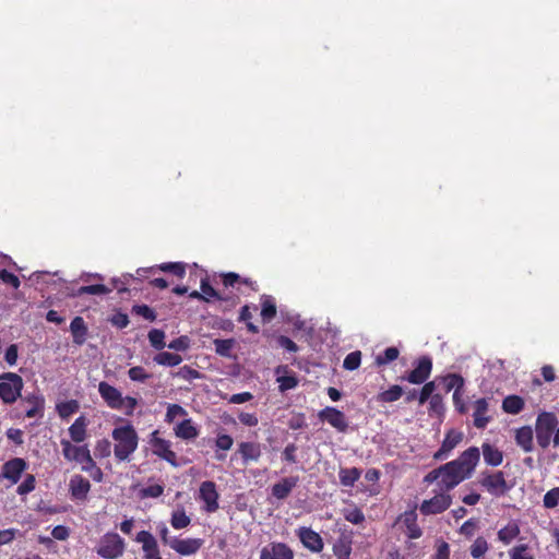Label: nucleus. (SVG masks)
Listing matches in <instances>:
<instances>
[{"instance_id": "nucleus-1", "label": "nucleus", "mask_w": 559, "mask_h": 559, "mask_svg": "<svg viewBox=\"0 0 559 559\" xmlns=\"http://www.w3.org/2000/svg\"><path fill=\"white\" fill-rule=\"evenodd\" d=\"M479 459V449L477 447H469L463 451L457 459L429 472L424 477V481L431 484L441 478L442 489L450 491L460 483L472 476Z\"/></svg>"}, {"instance_id": "nucleus-2", "label": "nucleus", "mask_w": 559, "mask_h": 559, "mask_svg": "<svg viewBox=\"0 0 559 559\" xmlns=\"http://www.w3.org/2000/svg\"><path fill=\"white\" fill-rule=\"evenodd\" d=\"M114 440V454L119 462H129L139 445V436L134 426L127 423L124 426L115 427L111 431Z\"/></svg>"}, {"instance_id": "nucleus-3", "label": "nucleus", "mask_w": 559, "mask_h": 559, "mask_svg": "<svg viewBox=\"0 0 559 559\" xmlns=\"http://www.w3.org/2000/svg\"><path fill=\"white\" fill-rule=\"evenodd\" d=\"M559 421L555 413L540 412L535 421V433L538 445L546 450L552 442L555 430Z\"/></svg>"}, {"instance_id": "nucleus-4", "label": "nucleus", "mask_w": 559, "mask_h": 559, "mask_svg": "<svg viewBox=\"0 0 559 559\" xmlns=\"http://www.w3.org/2000/svg\"><path fill=\"white\" fill-rule=\"evenodd\" d=\"M24 382L21 376L14 372L0 374V400L4 404H13L21 397Z\"/></svg>"}, {"instance_id": "nucleus-5", "label": "nucleus", "mask_w": 559, "mask_h": 559, "mask_svg": "<svg viewBox=\"0 0 559 559\" xmlns=\"http://www.w3.org/2000/svg\"><path fill=\"white\" fill-rule=\"evenodd\" d=\"M61 447L64 459L81 464L82 471H88L94 466V460L86 444L73 445L69 440L62 439Z\"/></svg>"}, {"instance_id": "nucleus-6", "label": "nucleus", "mask_w": 559, "mask_h": 559, "mask_svg": "<svg viewBox=\"0 0 559 559\" xmlns=\"http://www.w3.org/2000/svg\"><path fill=\"white\" fill-rule=\"evenodd\" d=\"M126 543L117 533H106L99 540L96 552L104 559H117L124 552Z\"/></svg>"}, {"instance_id": "nucleus-7", "label": "nucleus", "mask_w": 559, "mask_h": 559, "mask_svg": "<svg viewBox=\"0 0 559 559\" xmlns=\"http://www.w3.org/2000/svg\"><path fill=\"white\" fill-rule=\"evenodd\" d=\"M479 484L495 497L504 496L512 487L508 485L504 473L502 471L483 473V477L479 480Z\"/></svg>"}, {"instance_id": "nucleus-8", "label": "nucleus", "mask_w": 559, "mask_h": 559, "mask_svg": "<svg viewBox=\"0 0 559 559\" xmlns=\"http://www.w3.org/2000/svg\"><path fill=\"white\" fill-rule=\"evenodd\" d=\"M452 504V497L449 493L441 492L430 499L421 502L419 511L424 515L440 514L448 510Z\"/></svg>"}, {"instance_id": "nucleus-9", "label": "nucleus", "mask_w": 559, "mask_h": 559, "mask_svg": "<svg viewBox=\"0 0 559 559\" xmlns=\"http://www.w3.org/2000/svg\"><path fill=\"white\" fill-rule=\"evenodd\" d=\"M432 370V359L429 356H421L415 368L401 380H406L412 384H423L430 377Z\"/></svg>"}, {"instance_id": "nucleus-10", "label": "nucleus", "mask_w": 559, "mask_h": 559, "mask_svg": "<svg viewBox=\"0 0 559 559\" xmlns=\"http://www.w3.org/2000/svg\"><path fill=\"white\" fill-rule=\"evenodd\" d=\"M464 433L456 429H449L438 451L435 452L436 461L447 460L452 451L463 441Z\"/></svg>"}, {"instance_id": "nucleus-11", "label": "nucleus", "mask_w": 559, "mask_h": 559, "mask_svg": "<svg viewBox=\"0 0 559 559\" xmlns=\"http://www.w3.org/2000/svg\"><path fill=\"white\" fill-rule=\"evenodd\" d=\"M151 444L153 454L165 460L174 467H177L179 465L177 462V454L170 449V441L159 438L157 436V431H154L152 433Z\"/></svg>"}, {"instance_id": "nucleus-12", "label": "nucleus", "mask_w": 559, "mask_h": 559, "mask_svg": "<svg viewBox=\"0 0 559 559\" xmlns=\"http://www.w3.org/2000/svg\"><path fill=\"white\" fill-rule=\"evenodd\" d=\"M135 542L142 545L144 559H163L158 543L148 531H140L135 536Z\"/></svg>"}, {"instance_id": "nucleus-13", "label": "nucleus", "mask_w": 559, "mask_h": 559, "mask_svg": "<svg viewBox=\"0 0 559 559\" xmlns=\"http://www.w3.org/2000/svg\"><path fill=\"white\" fill-rule=\"evenodd\" d=\"M300 543L305 548L311 552H321L324 548V543L319 533L310 527L301 526L296 531Z\"/></svg>"}, {"instance_id": "nucleus-14", "label": "nucleus", "mask_w": 559, "mask_h": 559, "mask_svg": "<svg viewBox=\"0 0 559 559\" xmlns=\"http://www.w3.org/2000/svg\"><path fill=\"white\" fill-rule=\"evenodd\" d=\"M26 468L27 462L24 459H11L2 465L0 478L8 479L11 484H17Z\"/></svg>"}, {"instance_id": "nucleus-15", "label": "nucleus", "mask_w": 559, "mask_h": 559, "mask_svg": "<svg viewBox=\"0 0 559 559\" xmlns=\"http://www.w3.org/2000/svg\"><path fill=\"white\" fill-rule=\"evenodd\" d=\"M199 497L205 503L204 510L209 513H213L218 510V498L219 495L216 490L214 481L205 480L200 485Z\"/></svg>"}, {"instance_id": "nucleus-16", "label": "nucleus", "mask_w": 559, "mask_h": 559, "mask_svg": "<svg viewBox=\"0 0 559 559\" xmlns=\"http://www.w3.org/2000/svg\"><path fill=\"white\" fill-rule=\"evenodd\" d=\"M294 550L281 542H272L260 551V559H294Z\"/></svg>"}, {"instance_id": "nucleus-17", "label": "nucleus", "mask_w": 559, "mask_h": 559, "mask_svg": "<svg viewBox=\"0 0 559 559\" xmlns=\"http://www.w3.org/2000/svg\"><path fill=\"white\" fill-rule=\"evenodd\" d=\"M318 416L321 420L329 423L340 432H345L348 428V423L344 413L335 407L326 406L319 412Z\"/></svg>"}, {"instance_id": "nucleus-18", "label": "nucleus", "mask_w": 559, "mask_h": 559, "mask_svg": "<svg viewBox=\"0 0 559 559\" xmlns=\"http://www.w3.org/2000/svg\"><path fill=\"white\" fill-rule=\"evenodd\" d=\"M98 393L109 408L122 409V394L117 388L102 381L98 384Z\"/></svg>"}, {"instance_id": "nucleus-19", "label": "nucleus", "mask_w": 559, "mask_h": 559, "mask_svg": "<svg viewBox=\"0 0 559 559\" xmlns=\"http://www.w3.org/2000/svg\"><path fill=\"white\" fill-rule=\"evenodd\" d=\"M236 454H239L243 465L258 462L262 455V445L254 441H242L238 443Z\"/></svg>"}, {"instance_id": "nucleus-20", "label": "nucleus", "mask_w": 559, "mask_h": 559, "mask_svg": "<svg viewBox=\"0 0 559 559\" xmlns=\"http://www.w3.org/2000/svg\"><path fill=\"white\" fill-rule=\"evenodd\" d=\"M473 409L474 426L477 429H485L492 420V417L488 415L489 403L487 399L481 397L476 400L473 404Z\"/></svg>"}, {"instance_id": "nucleus-21", "label": "nucleus", "mask_w": 559, "mask_h": 559, "mask_svg": "<svg viewBox=\"0 0 559 559\" xmlns=\"http://www.w3.org/2000/svg\"><path fill=\"white\" fill-rule=\"evenodd\" d=\"M203 545L201 538H186L179 539L173 537L171 549L181 556H191L197 554Z\"/></svg>"}, {"instance_id": "nucleus-22", "label": "nucleus", "mask_w": 559, "mask_h": 559, "mask_svg": "<svg viewBox=\"0 0 559 559\" xmlns=\"http://www.w3.org/2000/svg\"><path fill=\"white\" fill-rule=\"evenodd\" d=\"M91 490L90 481L82 475H74L69 483V491L75 500L84 501Z\"/></svg>"}, {"instance_id": "nucleus-23", "label": "nucleus", "mask_w": 559, "mask_h": 559, "mask_svg": "<svg viewBox=\"0 0 559 559\" xmlns=\"http://www.w3.org/2000/svg\"><path fill=\"white\" fill-rule=\"evenodd\" d=\"M401 520L406 527V535L409 539L421 537L423 531L417 524L416 506L401 514Z\"/></svg>"}, {"instance_id": "nucleus-24", "label": "nucleus", "mask_w": 559, "mask_h": 559, "mask_svg": "<svg viewBox=\"0 0 559 559\" xmlns=\"http://www.w3.org/2000/svg\"><path fill=\"white\" fill-rule=\"evenodd\" d=\"M221 278L225 287H233L239 290L241 285H246L250 287V289H252L253 292L258 290L255 282L248 277H241L239 274L235 272L222 273Z\"/></svg>"}, {"instance_id": "nucleus-25", "label": "nucleus", "mask_w": 559, "mask_h": 559, "mask_svg": "<svg viewBox=\"0 0 559 559\" xmlns=\"http://www.w3.org/2000/svg\"><path fill=\"white\" fill-rule=\"evenodd\" d=\"M514 440L525 453H530L534 450L533 429L531 426H523L514 431Z\"/></svg>"}, {"instance_id": "nucleus-26", "label": "nucleus", "mask_w": 559, "mask_h": 559, "mask_svg": "<svg viewBox=\"0 0 559 559\" xmlns=\"http://www.w3.org/2000/svg\"><path fill=\"white\" fill-rule=\"evenodd\" d=\"M200 289L202 290V294L205 296L203 297V301L210 302L212 299H216L219 301H230V306H236L239 302V298L237 296L235 297H224L222 296L209 282L207 278L201 280Z\"/></svg>"}, {"instance_id": "nucleus-27", "label": "nucleus", "mask_w": 559, "mask_h": 559, "mask_svg": "<svg viewBox=\"0 0 559 559\" xmlns=\"http://www.w3.org/2000/svg\"><path fill=\"white\" fill-rule=\"evenodd\" d=\"M298 477H285L272 486V496L278 500L286 499L297 486Z\"/></svg>"}, {"instance_id": "nucleus-28", "label": "nucleus", "mask_w": 559, "mask_h": 559, "mask_svg": "<svg viewBox=\"0 0 559 559\" xmlns=\"http://www.w3.org/2000/svg\"><path fill=\"white\" fill-rule=\"evenodd\" d=\"M287 372V366H278L275 369V373L277 374L276 381L278 382V389L281 392L295 389L298 385L297 377L294 373L286 374Z\"/></svg>"}, {"instance_id": "nucleus-29", "label": "nucleus", "mask_w": 559, "mask_h": 559, "mask_svg": "<svg viewBox=\"0 0 559 559\" xmlns=\"http://www.w3.org/2000/svg\"><path fill=\"white\" fill-rule=\"evenodd\" d=\"M70 331L73 337V342L76 345H82L85 343L88 330L82 317L78 316L72 319L70 323Z\"/></svg>"}, {"instance_id": "nucleus-30", "label": "nucleus", "mask_w": 559, "mask_h": 559, "mask_svg": "<svg viewBox=\"0 0 559 559\" xmlns=\"http://www.w3.org/2000/svg\"><path fill=\"white\" fill-rule=\"evenodd\" d=\"M24 402L29 404V407L25 411L27 418H34L36 416H43L45 400L41 395L31 394L23 399Z\"/></svg>"}, {"instance_id": "nucleus-31", "label": "nucleus", "mask_w": 559, "mask_h": 559, "mask_svg": "<svg viewBox=\"0 0 559 559\" xmlns=\"http://www.w3.org/2000/svg\"><path fill=\"white\" fill-rule=\"evenodd\" d=\"M525 407V401L522 396L516 394L508 395L503 399L501 408L506 414L518 415Z\"/></svg>"}, {"instance_id": "nucleus-32", "label": "nucleus", "mask_w": 559, "mask_h": 559, "mask_svg": "<svg viewBox=\"0 0 559 559\" xmlns=\"http://www.w3.org/2000/svg\"><path fill=\"white\" fill-rule=\"evenodd\" d=\"M484 461L489 466H499L503 461V453L488 442L481 444Z\"/></svg>"}, {"instance_id": "nucleus-33", "label": "nucleus", "mask_w": 559, "mask_h": 559, "mask_svg": "<svg viewBox=\"0 0 559 559\" xmlns=\"http://www.w3.org/2000/svg\"><path fill=\"white\" fill-rule=\"evenodd\" d=\"M520 525L518 522L511 520L507 525L498 531L497 537L502 544L509 545L520 535Z\"/></svg>"}, {"instance_id": "nucleus-34", "label": "nucleus", "mask_w": 559, "mask_h": 559, "mask_svg": "<svg viewBox=\"0 0 559 559\" xmlns=\"http://www.w3.org/2000/svg\"><path fill=\"white\" fill-rule=\"evenodd\" d=\"M87 419L85 416L78 417L74 423L69 427V435L72 441L76 443L83 442L86 437Z\"/></svg>"}, {"instance_id": "nucleus-35", "label": "nucleus", "mask_w": 559, "mask_h": 559, "mask_svg": "<svg viewBox=\"0 0 559 559\" xmlns=\"http://www.w3.org/2000/svg\"><path fill=\"white\" fill-rule=\"evenodd\" d=\"M277 313L275 300L270 295L261 296V318L263 322H271Z\"/></svg>"}, {"instance_id": "nucleus-36", "label": "nucleus", "mask_w": 559, "mask_h": 559, "mask_svg": "<svg viewBox=\"0 0 559 559\" xmlns=\"http://www.w3.org/2000/svg\"><path fill=\"white\" fill-rule=\"evenodd\" d=\"M352 552V539L349 536L342 535L333 545V554L336 559H349Z\"/></svg>"}, {"instance_id": "nucleus-37", "label": "nucleus", "mask_w": 559, "mask_h": 559, "mask_svg": "<svg viewBox=\"0 0 559 559\" xmlns=\"http://www.w3.org/2000/svg\"><path fill=\"white\" fill-rule=\"evenodd\" d=\"M191 518L187 514L185 508L179 506L176 510L171 512L170 516V525L175 530H182L190 525Z\"/></svg>"}, {"instance_id": "nucleus-38", "label": "nucleus", "mask_w": 559, "mask_h": 559, "mask_svg": "<svg viewBox=\"0 0 559 559\" xmlns=\"http://www.w3.org/2000/svg\"><path fill=\"white\" fill-rule=\"evenodd\" d=\"M360 476L361 471L357 467L341 468L338 472L340 483L345 487H353Z\"/></svg>"}, {"instance_id": "nucleus-39", "label": "nucleus", "mask_w": 559, "mask_h": 559, "mask_svg": "<svg viewBox=\"0 0 559 559\" xmlns=\"http://www.w3.org/2000/svg\"><path fill=\"white\" fill-rule=\"evenodd\" d=\"M112 290V288H109L108 286L104 284H94V285H87V286H81L78 288V290L71 296L73 297H80L83 295H107Z\"/></svg>"}, {"instance_id": "nucleus-40", "label": "nucleus", "mask_w": 559, "mask_h": 559, "mask_svg": "<svg viewBox=\"0 0 559 559\" xmlns=\"http://www.w3.org/2000/svg\"><path fill=\"white\" fill-rule=\"evenodd\" d=\"M198 433V429L192 425L190 419L182 420L176 428V436L185 440L194 439Z\"/></svg>"}, {"instance_id": "nucleus-41", "label": "nucleus", "mask_w": 559, "mask_h": 559, "mask_svg": "<svg viewBox=\"0 0 559 559\" xmlns=\"http://www.w3.org/2000/svg\"><path fill=\"white\" fill-rule=\"evenodd\" d=\"M404 391L401 385L394 384L391 385L388 390L380 392L377 396V400L382 403H392L399 401Z\"/></svg>"}, {"instance_id": "nucleus-42", "label": "nucleus", "mask_w": 559, "mask_h": 559, "mask_svg": "<svg viewBox=\"0 0 559 559\" xmlns=\"http://www.w3.org/2000/svg\"><path fill=\"white\" fill-rule=\"evenodd\" d=\"M154 361L160 366L175 367L182 361V357L178 354L160 352L154 356Z\"/></svg>"}, {"instance_id": "nucleus-43", "label": "nucleus", "mask_w": 559, "mask_h": 559, "mask_svg": "<svg viewBox=\"0 0 559 559\" xmlns=\"http://www.w3.org/2000/svg\"><path fill=\"white\" fill-rule=\"evenodd\" d=\"M442 381L447 392L454 390V392L461 393V390L464 386V379L459 373H448L442 378Z\"/></svg>"}, {"instance_id": "nucleus-44", "label": "nucleus", "mask_w": 559, "mask_h": 559, "mask_svg": "<svg viewBox=\"0 0 559 559\" xmlns=\"http://www.w3.org/2000/svg\"><path fill=\"white\" fill-rule=\"evenodd\" d=\"M157 269L163 272L171 273L178 278H183L186 275V264L182 262H166L157 265Z\"/></svg>"}, {"instance_id": "nucleus-45", "label": "nucleus", "mask_w": 559, "mask_h": 559, "mask_svg": "<svg viewBox=\"0 0 559 559\" xmlns=\"http://www.w3.org/2000/svg\"><path fill=\"white\" fill-rule=\"evenodd\" d=\"M488 548L487 540L483 536H479L471 545L469 552L474 559H484Z\"/></svg>"}, {"instance_id": "nucleus-46", "label": "nucleus", "mask_w": 559, "mask_h": 559, "mask_svg": "<svg viewBox=\"0 0 559 559\" xmlns=\"http://www.w3.org/2000/svg\"><path fill=\"white\" fill-rule=\"evenodd\" d=\"M399 355L400 350L396 347H388L383 350L382 354L376 357L374 362L379 367L384 366L397 359Z\"/></svg>"}, {"instance_id": "nucleus-47", "label": "nucleus", "mask_w": 559, "mask_h": 559, "mask_svg": "<svg viewBox=\"0 0 559 559\" xmlns=\"http://www.w3.org/2000/svg\"><path fill=\"white\" fill-rule=\"evenodd\" d=\"M79 408L80 405L76 400L61 402L57 405V412L61 418H68L72 414L76 413Z\"/></svg>"}, {"instance_id": "nucleus-48", "label": "nucleus", "mask_w": 559, "mask_h": 559, "mask_svg": "<svg viewBox=\"0 0 559 559\" xmlns=\"http://www.w3.org/2000/svg\"><path fill=\"white\" fill-rule=\"evenodd\" d=\"M215 352L219 356L229 357L234 347L235 341L233 338H216L214 340Z\"/></svg>"}, {"instance_id": "nucleus-49", "label": "nucleus", "mask_w": 559, "mask_h": 559, "mask_svg": "<svg viewBox=\"0 0 559 559\" xmlns=\"http://www.w3.org/2000/svg\"><path fill=\"white\" fill-rule=\"evenodd\" d=\"M147 337H148L150 344L155 349L160 350V349H163L166 346V343H165V332L163 330L152 329L148 332Z\"/></svg>"}, {"instance_id": "nucleus-50", "label": "nucleus", "mask_w": 559, "mask_h": 559, "mask_svg": "<svg viewBox=\"0 0 559 559\" xmlns=\"http://www.w3.org/2000/svg\"><path fill=\"white\" fill-rule=\"evenodd\" d=\"M164 485L163 484H154L146 487H143L139 491V496L142 499L145 498H158L164 493Z\"/></svg>"}, {"instance_id": "nucleus-51", "label": "nucleus", "mask_w": 559, "mask_h": 559, "mask_svg": "<svg viewBox=\"0 0 559 559\" xmlns=\"http://www.w3.org/2000/svg\"><path fill=\"white\" fill-rule=\"evenodd\" d=\"M94 454L98 459H105V457L110 456V454H111L110 441L106 438L97 440L95 448H94Z\"/></svg>"}, {"instance_id": "nucleus-52", "label": "nucleus", "mask_w": 559, "mask_h": 559, "mask_svg": "<svg viewBox=\"0 0 559 559\" xmlns=\"http://www.w3.org/2000/svg\"><path fill=\"white\" fill-rule=\"evenodd\" d=\"M510 559H535L530 552V547L526 544H520L514 546L509 551Z\"/></svg>"}, {"instance_id": "nucleus-53", "label": "nucleus", "mask_w": 559, "mask_h": 559, "mask_svg": "<svg viewBox=\"0 0 559 559\" xmlns=\"http://www.w3.org/2000/svg\"><path fill=\"white\" fill-rule=\"evenodd\" d=\"M36 487V478L33 474H27L24 478V480L17 486L16 492L20 496H25L33 490H35Z\"/></svg>"}, {"instance_id": "nucleus-54", "label": "nucleus", "mask_w": 559, "mask_h": 559, "mask_svg": "<svg viewBox=\"0 0 559 559\" xmlns=\"http://www.w3.org/2000/svg\"><path fill=\"white\" fill-rule=\"evenodd\" d=\"M251 319L252 313L250 311V307L248 305H245L240 310L239 321L246 322L249 332L253 334L259 333V328L250 321Z\"/></svg>"}, {"instance_id": "nucleus-55", "label": "nucleus", "mask_w": 559, "mask_h": 559, "mask_svg": "<svg viewBox=\"0 0 559 559\" xmlns=\"http://www.w3.org/2000/svg\"><path fill=\"white\" fill-rule=\"evenodd\" d=\"M360 361H361V353L359 350H355V352L349 353L345 357V359L343 361V367L346 370L353 371V370H356L360 366Z\"/></svg>"}, {"instance_id": "nucleus-56", "label": "nucleus", "mask_w": 559, "mask_h": 559, "mask_svg": "<svg viewBox=\"0 0 559 559\" xmlns=\"http://www.w3.org/2000/svg\"><path fill=\"white\" fill-rule=\"evenodd\" d=\"M543 503L546 509H554L559 504V487L548 490L543 498Z\"/></svg>"}, {"instance_id": "nucleus-57", "label": "nucleus", "mask_w": 559, "mask_h": 559, "mask_svg": "<svg viewBox=\"0 0 559 559\" xmlns=\"http://www.w3.org/2000/svg\"><path fill=\"white\" fill-rule=\"evenodd\" d=\"M175 376L187 381H192L202 377V374L197 369H193L188 365L179 368Z\"/></svg>"}, {"instance_id": "nucleus-58", "label": "nucleus", "mask_w": 559, "mask_h": 559, "mask_svg": "<svg viewBox=\"0 0 559 559\" xmlns=\"http://www.w3.org/2000/svg\"><path fill=\"white\" fill-rule=\"evenodd\" d=\"M435 390H436L435 381L425 382L421 390L419 391V394H418V403L420 405H423L427 401H429L431 399V396L435 395L433 394Z\"/></svg>"}, {"instance_id": "nucleus-59", "label": "nucleus", "mask_w": 559, "mask_h": 559, "mask_svg": "<svg viewBox=\"0 0 559 559\" xmlns=\"http://www.w3.org/2000/svg\"><path fill=\"white\" fill-rule=\"evenodd\" d=\"M132 312L151 322L156 320L155 311L147 305H134L132 307Z\"/></svg>"}, {"instance_id": "nucleus-60", "label": "nucleus", "mask_w": 559, "mask_h": 559, "mask_svg": "<svg viewBox=\"0 0 559 559\" xmlns=\"http://www.w3.org/2000/svg\"><path fill=\"white\" fill-rule=\"evenodd\" d=\"M128 376L132 381L138 382H145L151 378V374L141 366L131 367L128 371Z\"/></svg>"}, {"instance_id": "nucleus-61", "label": "nucleus", "mask_w": 559, "mask_h": 559, "mask_svg": "<svg viewBox=\"0 0 559 559\" xmlns=\"http://www.w3.org/2000/svg\"><path fill=\"white\" fill-rule=\"evenodd\" d=\"M344 518L346 521L353 524H360L365 521V514L359 508L348 509L344 513Z\"/></svg>"}, {"instance_id": "nucleus-62", "label": "nucleus", "mask_w": 559, "mask_h": 559, "mask_svg": "<svg viewBox=\"0 0 559 559\" xmlns=\"http://www.w3.org/2000/svg\"><path fill=\"white\" fill-rule=\"evenodd\" d=\"M233 444H234L233 438L226 433L218 435L215 439L216 448L219 450H223V451L230 450Z\"/></svg>"}, {"instance_id": "nucleus-63", "label": "nucleus", "mask_w": 559, "mask_h": 559, "mask_svg": "<svg viewBox=\"0 0 559 559\" xmlns=\"http://www.w3.org/2000/svg\"><path fill=\"white\" fill-rule=\"evenodd\" d=\"M0 280L5 284L11 285L15 289H17L21 285L19 277L7 270L0 271Z\"/></svg>"}, {"instance_id": "nucleus-64", "label": "nucleus", "mask_w": 559, "mask_h": 559, "mask_svg": "<svg viewBox=\"0 0 559 559\" xmlns=\"http://www.w3.org/2000/svg\"><path fill=\"white\" fill-rule=\"evenodd\" d=\"M189 343L190 341L188 336H179L168 344V348L183 352L189 348Z\"/></svg>"}]
</instances>
